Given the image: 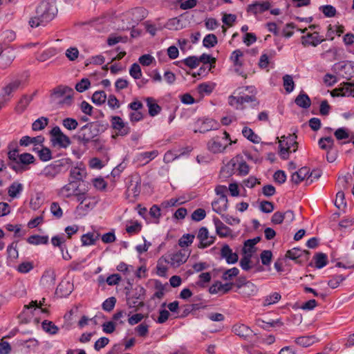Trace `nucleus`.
<instances>
[{
  "instance_id": "338daca9",
  "label": "nucleus",
  "mask_w": 354,
  "mask_h": 354,
  "mask_svg": "<svg viewBox=\"0 0 354 354\" xmlns=\"http://www.w3.org/2000/svg\"><path fill=\"white\" fill-rule=\"evenodd\" d=\"M44 330L50 334H56L58 330V328L52 322L48 321H44L42 323Z\"/></svg>"
},
{
  "instance_id": "3c124183",
  "label": "nucleus",
  "mask_w": 354,
  "mask_h": 354,
  "mask_svg": "<svg viewBox=\"0 0 354 354\" xmlns=\"http://www.w3.org/2000/svg\"><path fill=\"white\" fill-rule=\"evenodd\" d=\"M48 124V119L47 118L41 117L35 120L32 125L33 131H40L44 129Z\"/></svg>"
},
{
  "instance_id": "c03bdc74",
  "label": "nucleus",
  "mask_w": 354,
  "mask_h": 354,
  "mask_svg": "<svg viewBox=\"0 0 354 354\" xmlns=\"http://www.w3.org/2000/svg\"><path fill=\"white\" fill-rule=\"evenodd\" d=\"M66 241V236L64 234L56 235L52 237L51 243L54 247L59 248L62 252L64 251V244Z\"/></svg>"
},
{
  "instance_id": "0eeeda50",
  "label": "nucleus",
  "mask_w": 354,
  "mask_h": 354,
  "mask_svg": "<svg viewBox=\"0 0 354 354\" xmlns=\"http://www.w3.org/2000/svg\"><path fill=\"white\" fill-rule=\"evenodd\" d=\"M190 252L185 249L179 250L169 255V265L173 268H178L185 263L189 257Z\"/></svg>"
},
{
  "instance_id": "2eb2a0df",
  "label": "nucleus",
  "mask_w": 354,
  "mask_h": 354,
  "mask_svg": "<svg viewBox=\"0 0 354 354\" xmlns=\"http://www.w3.org/2000/svg\"><path fill=\"white\" fill-rule=\"evenodd\" d=\"M243 257L240 260V266L244 270H249L253 268L259 263V258L254 254H242Z\"/></svg>"
},
{
  "instance_id": "5fc2aeb1",
  "label": "nucleus",
  "mask_w": 354,
  "mask_h": 354,
  "mask_svg": "<svg viewBox=\"0 0 354 354\" xmlns=\"http://www.w3.org/2000/svg\"><path fill=\"white\" fill-rule=\"evenodd\" d=\"M86 172L84 169L80 167H74L70 171V176L75 180H81L85 176Z\"/></svg>"
},
{
  "instance_id": "f3484780",
  "label": "nucleus",
  "mask_w": 354,
  "mask_h": 354,
  "mask_svg": "<svg viewBox=\"0 0 354 354\" xmlns=\"http://www.w3.org/2000/svg\"><path fill=\"white\" fill-rule=\"evenodd\" d=\"M36 94H37V91H35L34 93H32L30 95H28V94L23 95L20 97V99L19 100L18 102L16 104L15 111L18 113L24 112L27 109L29 104L33 100V98L36 95Z\"/></svg>"
},
{
  "instance_id": "8fccbe9b",
  "label": "nucleus",
  "mask_w": 354,
  "mask_h": 354,
  "mask_svg": "<svg viewBox=\"0 0 354 354\" xmlns=\"http://www.w3.org/2000/svg\"><path fill=\"white\" fill-rule=\"evenodd\" d=\"M315 267L321 268L328 263L327 256L324 253H318L314 257Z\"/></svg>"
},
{
  "instance_id": "a211bd4d",
  "label": "nucleus",
  "mask_w": 354,
  "mask_h": 354,
  "mask_svg": "<svg viewBox=\"0 0 354 354\" xmlns=\"http://www.w3.org/2000/svg\"><path fill=\"white\" fill-rule=\"evenodd\" d=\"M15 57L14 52L12 50H3L0 53V68L6 69L9 67Z\"/></svg>"
},
{
  "instance_id": "4468645a",
  "label": "nucleus",
  "mask_w": 354,
  "mask_h": 354,
  "mask_svg": "<svg viewBox=\"0 0 354 354\" xmlns=\"http://www.w3.org/2000/svg\"><path fill=\"white\" fill-rule=\"evenodd\" d=\"M21 81L15 80L6 84L2 89V96L5 102L11 99L12 93L15 92L20 86Z\"/></svg>"
},
{
  "instance_id": "ddd939ff",
  "label": "nucleus",
  "mask_w": 354,
  "mask_h": 354,
  "mask_svg": "<svg viewBox=\"0 0 354 354\" xmlns=\"http://www.w3.org/2000/svg\"><path fill=\"white\" fill-rule=\"evenodd\" d=\"M325 39L320 36L318 32H308L306 35L301 37V43L304 46H317L324 41Z\"/></svg>"
},
{
  "instance_id": "dca6fc26",
  "label": "nucleus",
  "mask_w": 354,
  "mask_h": 354,
  "mask_svg": "<svg viewBox=\"0 0 354 354\" xmlns=\"http://www.w3.org/2000/svg\"><path fill=\"white\" fill-rule=\"evenodd\" d=\"M221 257L223 259H225L227 263L230 264L235 263L239 260L238 254L236 252H234L227 244L223 245L221 248Z\"/></svg>"
},
{
  "instance_id": "ea45409f",
  "label": "nucleus",
  "mask_w": 354,
  "mask_h": 354,
  "mask_svg": "<svg viewBox=\"0 0 354 354\" xmlns=\"http://www.w3.org/2000/svg\"><path fill=\"white\" fill-rule=\"evenodd\" d=\"M23 185L19 182L12 183L8 189V196L12 198L17 197V196L22 192Z\"/></svg>"
},
{
  "instance_id": "58836bf2",
  "label": "nucleus",
  "mask_w": 354,
  "mask_h": 354,
  "mask_svg": "<svg viewBox=\"0 0 354 354\" xmlns=\"http://www.w3.org/2000/svg\"><path fill=\"white\" fill-rule=\"evenodd\" d=\"M149 113L151 116H155L160 113L161 107L156 102V100L151 97L147 98Z\"/></svg>"
},
{
  "instance_id": "4be33fe9",
  "label": "nucleus",
  "mask_w": 354,
  "mask_h": 354,
  "mask_svg": "<svg viewBox=\"0 0 354 354\" xmlns=\"http://www.w3.org/2000/svg\"><path fill=\"white\" fill-rule=\"evenodd\" d=\"M94 135L92 133L91 126L89 124L82 127L78 134V139L84 145L91 141Z\"/></svg>"
},
{
  "instance_id": "f03ea898",
  "label": "nucleus",
  "mask_w": 354,
  "mask_h": 354,
  "mask_svg": "<svg viewBox=\"0 0 354 354\" xmlns=\"http://www.w3.org/2000/svg\"><path fill=\"white\" fill-rule=\"evenodd\" d=\"M245 103H252L254 106L259 104V102L255 95H248L241 91L238 93L234 91L232 95L228 97L229 105L237 110H243L245 109Z\"/></svg>"
},
{
  "instance_id": "7ed1b4c3",
  "label": "nucleus",
  "mask_w": 354,
  "mask_h": 354,
  "mask_svg": "<svg viewBox=\"0 0 354 354\" xmlns=\"http://www.w3.org/2000/svg\"><path fill=\"white\" fill-rule=\"evenodd\" d=\"M296 138L297 136L295 134L281 137L279 142L280 155L283 159H288L290 153L297 150L298 143Z\"/></svg>"
},
{
  "instance_id": "7c9ffc66",
  "label": "nucleus",
  "mask_w": 354,
  "mask_h": 354,
  "mask_svg": "<svg viewBox=\"0 0 354 354\" xmlns=\"http://www.w3.org/2000/svg\"><path fill=\"white\" fill-rule=\"evenodd\" d=\"M295 104L301 108L307 109L310 106L311 100L308 95L304 93L301 92L295 100Z\"/></svg>"
},
{
  "instance_id": "052dcab7",
  "label": "nucleus",
  "mask_w": 354,
  "mask_h": 354,
  "mask_svg": "<svg viewBox=\"0 0 354 354\" xmlns=\"http://www.w3.org/2000/svg\"><path fill=\"white\" fill-rule=\"evenodd\" d=\"M106 95L104 91H95L92 96V100L97 104H102L106 101Z\"/></svg>"
},
{
  "instance_id": "a878e982",
  "label": "nucleus",
  "mask_w": 354,
  "mask_h": 354,
  "mask_svg": "<svg viewBox=\"0 0 354 354\" xmlns=\"http://www.w3.org/2000/svg\"><path fill=\"white\" fill-rule=\"evenodd\" d=\"M168 265H169V261L167 257H161L157 263V274L160 277H165L168 271Z\"/></svg>"
},
{
  "instance_id": "de8ad7c7",
  "label": "nucleus",
  "mask_w": 354,
  "mask_h": 354,
  "mask_svg": "<svg viewBox=\"0 0 354 354\" xmlns=\"http://www.w3.org/2000/svg\"><path fill=\"white\" fill-rule=\"evenodd\" d=\"M239 273V270L236 268H232L231 269L226 270L223 272L222 274V279L224 281H232L236 277L238 276Z\"/></svg>"
},
{
  "instance_id": "a18cd8bd",
  "label": "nucleus",
  "mask_w": 354,
  "mask_h": 354,
  "mask_svg": "<svg viewBox=\"0 0 354 354\" xmlns=\"http://www.w3.org/2000/svg\"><path fill=\"white\" fill-rule=\"evenodd\" d=\"M345 279L346 277L342 274H335L331 276L328 281V285L331 288H336L340 285L341 283H342L343 281L345 280Z\"/></svg>"
},
{
  "instance_id": "f8f14e48",
  "label": "nucleus",
  "mask_w": 354,
  "mask_h": 354,
  "mask_svg": "<svg viewBox=\"0 0 354 354\" xmlns=\"http://www.w3.org/2000/svg\"><path fill=\"white\" fill-rule=\"evenodd\" d=\"M35 160V158L32 154L28 153H24L20 154L17 165H13L12 168L17 172L19 171L25 170L26 169V167L24 166L34 163Z\"/></svg>"
},
{
  "instance_id": "680f3d73",
  "label": "nucleus",
  "mask_w": 354,
  "mask_h": 354,
  "mask_svg": "<svg viewBox=\"0 0 354 354\" xmlns=\"http://www.w3.org/2000/svg\"><path fill=\"white\" fill-rule=\"evenodd\" d=\"M92 183L95 188L100 191H104L106 188L107 183L102 177L95 178L92 180Z\"/></svg>"
},
{
  "instance_id": "5701e85b",
  "label": "nucleus",
  "mask_w": 354,
  "mask_h": 354,
  "mask_svg": "<svg viewBox=\"0 0 354 354\" xmlns=\"http://www.w3.org/2000/svg\"><path fill=\"white\" fill-rule=\"evenodd\" d=\"M310 175V169L307 167H304L294 173L291 176V180L294 183L297 185L305 179L308 178Z\"/></svg>"
},
{
  "instance_id": "4d7b16f0",
  "label": "nucleus",
  "mask_w": 354,
  "mask_h": 354,
  "mask_svg": "<svg viewBox=\"0 0 354 354\" xmlns=\"http://www.w3.org/2000/svg\"><path fill=\"white\" fill-rule=\"evenodd\" d=\"M204 46L207 48L214 47L218 43L217 37L214 34L207 35L203 41Z\"/></svg>"
},
{
  "instance_id": "aec40b11",
  "label": "nucleus",
  "mask_w": 354,
  "mask_h": 354,
  "mask_svg": "<svg viewBox=\"0 0 354 354\" xmlns=\"http://www.w3.org/2000/svg\"><path fill=\"white\" fill-rule=\"evenodd\" d=\"M227 147V145H223L219 137H215L211 139L207 143L209 151L214 153L223 152Z\"/></svg>"
},
{
  "instance_id": "864d4df0",
  "label": "nucleus",
  "mask_w": 354,
  "mask_h": 354,
  "mask_svg": "<svg viewBox=\"0 0 354 354\" xmlns=\"http://www.w3.org/2000/svg\"><path fill=\"white\" fill-rule=\"evenodd\" d=\"M283 87L287 93H290L294 90L295 82L292 77L290 75H285L283 77Z\"/></svg>"
},
{
  "instance_id": "c85d7f7f",
  "label": "nucleus",
  "mask_w": 354,
  "mask_h": 354,
  "mask_svg": "<svg viewBox=\"0 0 354 354\" xmlns=\"http://www.w3.org/2000/svg\"><path fill=\"white\" fill-rule=\"evenodd\" d=\"M259 241V238L248 239L244 243L242 254H254L257 252L256 244Z\"/></svg>"
},
{
  "instance_id": "a19ab883",
  "label": "nucleus",
  "mask_w": 354,
  "mask_h": 354,
  "mask_svg": "<svg viewBox=\"0 0 354 354\" xmlns=\"http://www.w3.org/2000/svg\"><path fill=\"white\" fill-rule=\"evenodd\" d=\"M27 242L31 245H46L48 243V237L47 236L32 235L28 238Z\"/></svg>"
},
{
  "instance_id": "69168bd1",
  "label": "nucleus",
  "mask_w": 354,
  "mask_h": 354,
  "mask_svg": "<svg viewBox=\"0 0 354 354\" xmlns=\"http://www.w3.org/2000/svg\"><path fill=\"white\" fill-rule=\"evenodd\" d=\"M206 216V212L204 209L198 208L194 210L192 214V218L195 221H200Z\"/></svg>"
},
{
  "instance_id": "6e6552de",
  "label": "nucleus",
  "mask_w": 354,
  "mask_h": 354,
  "mask_svg": "<svg viewBox=\"0 0 354 354\" xmlns=\"http://www.w3.org/2000/svg\"><path fill=\"white\" fill-rule=\"evenodd\" d=\"M196 128L194 129V133H204L211 130L218 129L220 127L219 123L216 120L210 118L205 120H198L196 123Z\"/></svg>"
},
{
  "instance_id": "79ce46f5",
  "label": "nucleus",
  "mask_w": 354,
  "mask_h": 354,
  "mask_svg": "<svg viewBox=\"0 0 354 354\" xmlns=\"http://www.w3.org/2000/svg\"><path fill=\"white\" fill-rule=\"evenodd\" d=\"M75 190V185L73 183H69L59 189V194L64 197L69 198L74 194Z\"/></svg>"
},
{
  "instance_id": "72a5a7b5",
  "label": "nucleus",
  "mask_w": 354,
  "mask_h": 354,
  "mask_svg": "<svg viewBox=\"0 0 354 354\" xmlns=\"http://www.w3.org/2000/svg\"><path fill=\"white\" fill-rule=\"evenodd\" d=\"M304 253L308 254L307 251H303L298 248H292L286 252V257L300 263L301 262V258Z\"/></svg>"
},
{
  "instance_id": "603ef678",
  "label": "nucleus",
  "mask_w": 354,
  "mask_h": 354,
  "mask_svg": "<svg viewBox=\"0 0 354 354\" xmlns=\"http://www.w3.org/2000/svg\"><path fill=\"white\" fill-rule=\"evenodd\" d=\"M195 238L194 234H186L183 235V236L178 240V245L181 248H185L190 245Z\"/></svg>"
},
{
  "instance_id": "39448f33",
  "label": "nucleus",
  "mask_w": 354,
  "mask_h": 354,
  "mask_svg": "<svg viewBox=\"0 0 354 354\" xmlns=\"http://www.w3.org/2000/svg\"><path fill=\"white\" fill-rule=\"evenodd\" d=\"M50 136L53 146L66 149L71 143L70 138L61 131L59 127H55L52 129Z\"/></svg>"
},
{
  "instance_id": "f704fd0d",
  "label": "nucleus",
  "mask_w": 354,
  "mask_h": 354,
  "mask_svg": "<svg viewBox=\"0 0 354 354\" xmlns=\"http://www.w3.org/2000/svg\"><path fill=\"white\" fill-rule=\"evenodd\" d=\"M295 343L303 347H308L316 342L315 335L299 337L295 340Z\"/></svg>"
},
{
  "instance_id": "393cba45",
  "label": "nucleus",
  "mask_w": 354,
  "mask_h": 354,
  "mask_svg": "<svg viewBox=\"0 0 354 354\" xmlns=\"http://www.w3.org/2000/svg\"><path fill=\"white\" fill-rule=\"evenodd\" d=\"M227 203L228 200L227 197H219L212 202V209L216 213L221 214L227 209Z\"/></svg>"
},
{
  "instance_id": "49530a36",
  "label": "nucleus",
  "mask_w": 354,
  "mask_h": 354,
  "mask_svg": "<svg viewBox=\"0 0 354 354\" xmlns=\"http://www.w3.org/2000/svg\"><path fill=\"white\" fill-rule=\"evenodd\" d=\"M50 210L53 216L57 219L61 218L64 214L63 210L58 202H52Z\"/></svg>"
},
{
  "instance_id": "f257e3e1",
  "label": "nucleus",
  "mask_w": 354,
  "mask_h": 354,
  "mask_svg": "<svg viewBox=\"0 0 354 354\" xmlns=\"http://www.w3.org/2000/svg\"><path fill=\"white\" fill-rule=\"evenodd\" d=\"M73 90L70 87L59 85L52 90L50 97L62 106H69L73 102Z\"/></svg>"
},
{
  "instance_id": "4c0bfd02",
  "label": "nucleus",
  "mask_w": 354,
  "mask_h": 354,
  "mask_svg": "<svg viewBox=\"0 0 354 354\" xmlns=\"http://www.w3.org/2000/svg\"><path fill=\"white\" fill-rule=\"evenodd\" d=\"M320 149L326 151L332 150L334 146V140L331 137L321 138L318 141Z\"/></svg>"
},
{
  "instance_id": "bb28decb",
  "label": "nucleus",
  "mask_w": 354,
  "mask_h": 354,
  "mask_svg": "<svg viewBox=\"0 0 354 354\" xmlns=\"http://www.w3.org/2000/svg\"><path fill=\"white\" fill-rule=\"evenodd\" d=\"M270 8L269 1L255 2L249 6V10L254 14L262 13Z\"/></svg>"
},
{
  "instance_id": "e2e57ef3",
  "label": "nucleus",
  "mask_w": 354,
  "mask_h": 354,
  "mask_svg": "<svg viewBox=\"0 0 354 354\" xmlns=\"http://www.w3.org/2000/svg\"><path fill=\"white\" fill-rule=\"evenodd\" d=\"M34 268V264L30 261H25L20 263L17 267V271L21 273H27L32 270Z\"/></svg>"
},
{
  "instance_id": "6ab92c4d",
  "label": "nucleus",
  "mask_w": 354,
  "mask_h": 354,
  "mask_svg": "<svg viewBox=\"0 0 354 354\" xmlns=\"http://www.w3.org/2000/svg\"><path fill=\"white\" fill-rule=\"evenodd\" d=\"M216 231L220 237H227L232 234V230L225 225L218 218L213 219Z\"/></svg>"
},
{
  "instance_id": "1a4fd4ad",
  "label": "nucleus",
  "mask_w": 354,
  "mask_h": 354,
  "mask_svg": "<svg viewBox=\"0 0 354 354\" xmlns=\"http://www.w3.org/2000/svg\"><path fill=\"white\" fill-rule=\"evenodd\" d=\"M333 97L353 96L354 97V82H342L338 88L330 92Z\"/></svg>"
},
{
  "instance_id": "2f4dec72",
  "label": "nucleus",
  "mask_w": 354,
  "mask_h": 354,
  "mask_svg": "<svg viewBox=\"0 0 354 354\" xmlns=\"http://www.w3.org/2000/svg\"><path fill=\"white\" fill-rule=\"evenodd\" d=\"M44 141V138L39 136L36 137L24 136L21 138L19 143L21 146H28L30 144L40 145Z\"/></svg>"
},
{
  "instance_id": "c9c22d12",
  "label": "nucleus",
  "mask_w": 354,
  "mask_h": 354,
  "mask_svg": "<svg viewBox=\"0 0 354 354\" xmlns=\"http://www.w3.org/2000/svg\"><path fill=\"white\" fill-rule=\"evenodd\" d=\"M233 332L239 337H246L250 333V329L245 325L241 324H236L233 326Z\"/></svg>"
},
{
  "instance_id": "0e129e2a",
  "label": "nucleus",
  "mask_w": 354,
  "mask_h": 354,
  "mask_svg": "<svg viewBox=\"0 0 354 354\" xmlns=\"http://www.w3.org/2000/svg\"><path fill=\"white\" fill-rule=\"evenodd\" d=\"M181 63H183L185 66L191 68H194L199 65L200 60L196 57H189L181 61Z\"/></svg>"
},
{
  "instance_id": "9d476101",
  "label": "nucleus",
  "mask_w": 354,
  "mask_h": 354,
  "mask_svg": "<svg viewBox=\"0 0 354 354\" xmlns=\"http://www.w3.org/2000/svg\"><path fill=\"white\" fill-rule=\"evenodd\" d=\"M197 239L200 241L198 247L199 248H205L214 243L216 237L214 236H209L207 229L203 227L198 230Z\"/></svg>"
},
{
  "instance_id": "412c9836",
  "label": "nucleus",
  "mask_w": 354,
  "mask_h": 354,
  "mask_svg": "<svg viewBox=\"0 0 354 354\" xmlns=\"http://www.w3.org/2000/svg\"><path fill=\"white\" fill-rule=\"evenodd\" d=\"M232 288V283H222L221 281H216L209 288L211 294L224 295L229 292Z\"/></svg>"
},
{
  "instance_id": "6e6d98bb",
  "label": "nucleus",
  "mask_w": 354,
  "mask_h": 354,
  "mask_svg": "<svg viewBox=\"0 0 354 354\" xmlns=\"http://www.w3.org/2000/svg\"><path fill=\"white\" fill-rule=\"evenodd\" d=\"M37 154L39 159L44 162L48 161L52 159L51 151L48 148L43 146L41 149L37 151Z\"/></svg>"
},
{
  "instance_id": "bf43d9fd",
  "label": "nucleus",
  "mask_w": 354,
  "mask_h": 354,
  "mask_svg": "<svg viewBox=\"0 0 354 354\" xmlns=\"http://www.w3.org/2000/svg\"><path fill=\"white\" fill-rule=\"evenodd\" d=\"M281 299V295L278 292H273L265 297L263 300L264 306H269L278 302Z\"/></svg>"
},
{
  "instance_id": "473e14b6",
  "label": "nucleus",
  "mask_w": 354,
  "mask_h": 354,
  "mask_svg": "<svg viewBox=\"0 0 354 354\" xmlns=\"http://www.w3.org/2000/svg\"><path fill=\"white\" fill-rule=\"evenodd\" d=\"M142 230V225L138 221H130L126 225V231L129 235L138 234Z\"/></svg>"
},
{
  "instance_id": "20e7f679",
  "label": "nucleus",
  "mask_w": 354,
  "mask_h": 354,
  "mask_svg": "<svg viewBox=\"0 0 354 354\" xmlns=\"http://www.w3.org/2000/svg\"><path fill=\"white\" fill-rule=\"evenodd\" d=\"M37 15L41 17L43 21L49 22L53 20L56 14L54 5L46 0L41 1L36 10Z\"/></svg>"
},
{
  "instance_id": "774afa93",
  "label": "nucleus",
  "mask_w": 354,
  "mask_h": 354,
  "mask_svg": "<svg viewBox=\"0 0 354 354\" xmlns=\"http://www.w3.org/2000/svg\"><path fill=\"white\" fill-rule=\"evenodd\" d=\"M137 334L142 337H147L149 333V326L145 323L139 324L136 328Z\"/></svg>"
},
{
  "instance_id": "423d86ee",
  "label": "nucleus",
  "mask_w": 354,
  "mask_h": 354,
  "mask_svg": "<svg viewBox=\"0 0 354 354\" xmlns=\"http://www.w3.org/2000/svg\"><path fill=\"white\" fill-rule=\"evenodd\" d=\"M111 128L115 133L116 136H124L130 133V127L127 122L117 115H113L110 119Z\"/></svg>"
},
{
  "instance_id": "13d9d810",
  "label": "nucleus",
  "mask_w": 354,
  "mask_h": 354,
  "mask_svg": "<svg viewBox=\"0 0 354 354\" xmlns=\"http://www.w3.org/2000/svg\"><path fill=\"white\" fill-rule=\"evenodd\" d=\"M129 74L135 80L140 79L142 73L140 65L137 63L133 64L129 69Z\"/></svg>"
},
{
  "instance_id": "9b49d317",
  "label": "nucleus",
  "mask_w": 354,
  "mask_h": 354,
  "mask_svg": "<svg viewBox=\"0 0 354 354\" xmlns=\"http://www.w3.org/2000/svg\"><path fill=\"white\" fill-rule=\"evenodd\" d=\"M77 201L80 202L77 209L83 212L92 209L97 202L95 198L86 196L85 194H77Z\"/></svg>"
},
{
  "instance_id": "b1692460",
  "label": "nucleus",
  "mask_w": 354,
  "mask_h": 354,
  "mask_svg": "<svg viewBox=\"0 0 354 354\" xmlns=\"http://www.w3.org/2000/svg\"><path fill=\"white\" fill-rule=\"evenodd\" d=\"M285 218H288L289 222L292 221L294 219L293 212L292 211H287L284 213L276 212L272 216V223L274 224H281Z\"/></svg>"
},
{
  "instance_id": "c756f323",
  "label": "nucleus",
  "mask_w": 354,
  "mask_h": 354,
  "mask_svg": "<svg viewBox=\"0 0 354 354\" xmlns=\"http://www.w3.org/2000/svg\"><path fill=\"white\" fill-rule=\"evenodd\" d=\"M216 87V84L214 82H204L200 84L197 86V91L202 97L205 95L211 94Z\"/></svg>"
},
{
  "instance_id": "37998d69",
  "label": "nucleus",
  "mask_w": 354,
  "mask_h": 354,
  "mask_svg": "<svg viewBox=\"0 0 354 354\" xmlns=\"http://www.w3.org/2000/svg\"><path fill=\"white\" fill-rule=\"evenodd\" d=\"M243 57V53L237 49L232 52L230 56V60L232 62L234 66L241 67L243 65L242 58Z\"/></svg>"
},
{
  "instance_id": "cd10ccee",
  "label": "nucleus",
  "mask_w": 354,
  "mask_h": 354,
  "mask_svg": "<svg viewBox=\"0 0 354 354\" xmlns=\"http://www.w3.org/2000/svg\"><path fill=\"white\" fill-rule=\"evenodd\" d=\"M100 234L95 232H88L87 234H83L81 237V241L82 243V245L88 246L94 245L95 242L99 240Z\"/></svg>"
},
{
  "instance_id": "09e8293b",
  "label": "nucleus",
  "mask_w": 354,
  "mask_h": 354,
  "mask_svg": "<svg viewBox=\"0 0 354 354\" xmlns=\"http://www.w3.org/2000/svg\"><path fill=\"white\" fill-rule=\"evenodd\" d=\"M242 133L245 138L252 141L254 143L259 142V138L254 133L253 130L249 127H244L242 130Z\"/></svg>"
},
{
  "instance_id": "e433bc0d",
  "label": "nucleus",
  "mask_w": 354,
  "mask_h": 354,
  "mask_svg": "<svg viewBox=\"0 0 354 354\" xmlns=\"http://www.w3.org/2000/svg\"><path fill=\"white\" fill-rule=\"evenodd\" d=\"M257 286L251 281H248L245 286L241 289L240 293L245 297H250L257 292Z\"/></svg>"
}]
</instances>
